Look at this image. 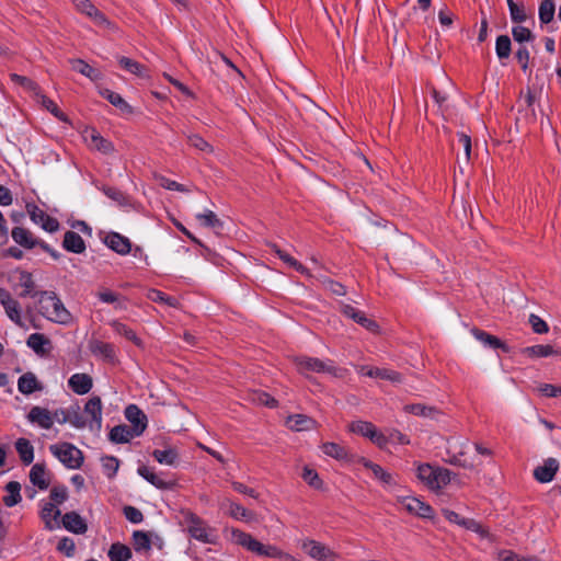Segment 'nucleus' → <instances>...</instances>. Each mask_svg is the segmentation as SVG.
<instances>
[{
    "label": "nucleus",
    "instance_id": "nucleus-1",
    "mask_svg": "<svg viewBox=\"0 0 561 561\" xmlns=\"http://www.w3.org/2000/svg\"><path fill=\"white\" fill-rule=\"evenodd\" d=\"M38 305L39 313L51 322L68 324L71 322V313L67 310L62 301L55 291H39Z\"/></svg>",
    "mask_w": 561,
    "mask_h": 561
},
{
    "label": "nucleus",
    "instance_id": "nucleus-2",
    "mask_svg": "<svg viewBox=\"0 0 561 561\" xmlns=\"http://www.w3.org/2000/svg\"><path fill=\"white\" fill-rule=\"evenodd\" d=\"M49 450L69 469H79L83 463V453L70 443L51 445Z\"/></svg>",
    "mask_w": 561,
    "mask_h": 561
},
{
    "label": "nucleus",
    "instance_id": "nucleus-3",
    "mask_svg": "<svg viewBox=\"0 0 561 561\" xmlns=\"http://www.w3.org/2000/svg\"><path fill=\"white\" fill-rule=\"evenodd\" d=\"M297 368L300 373H327L337 376V368L332 365L331 360L324 362L314 357H299L296 359Z\"/></svg>",
    "mask_w": 561,
    "mask_h": 561
},
{
    "label": "nucleus",
    "instance_id": "nucleus-4",
    "mask_svg": "<svg viewBox=\"0 0 561 561\" xmlns=\"http://www.w3.org/2000/svg\"><path fill=\"white\" fill-rule=\"evenodd\" d=\"M348 428L352 433L369 438L379 447H383L388 443L386 436L378 432L376 426L370 422L355 421L350 424Z\"/></svg>",
    "mask_w": 561,
    "mask_h": 561
},
{
    "label": "nucleus",
    "instance_id": "nucleus-5",
    "mask_svg": "<svg viewBox=\"0 0 561 561\" xmlns=\"http://www.w3.org/2000/svg\"><path fill=\"white\" fill-rule=\"evenodd\" d=\"M340 311L343 316L354 320L356 323L370 332H377L379 329V325L375 320L368 318L363 311L355 309L348 304L341 302Z\"/></svg>",
    "mask_w": 561,
    "mask_h": 561
},
{
    "label": "nucleus",
    "instance_id": "nucleus-6",
    "mask_svg": "<svg viewBox=\"0 0 561 561\" xmlns=\"http://www.w3.org/2000/svg\"><path fill=\"white\" fill-rule=\"evenodd\" d=\"M400 503L409 513L414 514L421 518L432 519L434 517L433 507L416 497L404 496L400 499Z\"/></svg>",
    "mask_w": 561,
    "mask_h": 561
},
{
    "label": "nucleus",
    "instance_id": "nucleus-7",
    "mask_svg": "<svg viewBox=\"0 0 561 561\" xmlns=\"http://www.w3.org/2000/svg\"><path fill=\"white\" fill-rule=\"evenodd\" d=\"M27 210L30 214V217L32 221H34L37 225H41V227L47 231V232H55L59 229V222L56 218L50 217L47 215L43 209H41L36 205H27Z\"/></svg>",
    "mask_w": 561,
    "mask_h": 561
},
{
    "label": "nucleus",
    "instance_id": "nucleus-8",
    "mask_svg": "<svg viewBox=\"0 0 561 561\" xmlns=\"http://www.w3.org/2000/svg\"><path fill=\"white\" fill-rule=\"evenodd\" d=\"M125 417L129 423H131L130 428H133L136 436H140L147 428V415L136 404H129L126 407Z\"/></svg>",
    "mask_w": 561,
    "mask_h": 561
},
{
    "label": "nucleus",
    "instance_id": "nucleus-9",
    "mask_svg": "<svg viewBox=\"0 0 561 561\" xmlns=\"http://www.w3.org/2000/svg\"><path fill=\"white\" fill-rule=\"evenodd\" d=\"M54 416L56 417V421L58 423H70L76 428H83L87 425V421L80 413V409L78 405L76 408H72L71 410L57 409L54 412Z\"/></svg>",
    "mask_w": 561,
    "mask_h": 561
},
{
    "label": "nucleus",
    "instance_id": "nucleus-10",
    "mask_svg": "<svg viewBox=\"0 0 561 561\" xmlns=\"http://www.w3.org/2000/svg\"><path fill=\"white\" fill-rule=\"evenodd\" d=\"M0 302L10 320L22 327L20 304L12 298L11 294L5 288H0Z\"/></svg>",
    "mask_w": 561,
    "mask_h": 561
},
{
    "label": "nucleus",
    "instance_id": "nucleus-11",
    "mask_svg": "<svg viewBox=\"0 0 561 561\" xmlns=\"http://www.w3.org/2000/svg\"><path fill=\"white\" fill-rule=\"evenodd\" d=\"M84 413L91 416L89 427L99 432L102 426V401L100 397L90 398L84 405Z\"/></svg>",
    "mask_w": 561,
    "mask_h": 561
},
{
    "label": "nucleus",
    "instance_id": "nucleus-12",
    "mask_svg": "<svg viewBox=\"0 0 561 561\" xmlns=\"http://www.w3.org/2000/svg\"><path fill=\"white\" fill-rule=\"evenodd\" d=\"M76 8L83 14L91 18L96 25H111L104 13H102L90 0H72Z\"/></svg>",
    "mask_w": 561,
    "mask_h": 561
},
{
    "label": "nucleus",
    "instance_id": "nucleus-13",
    "mask_svg": "<svg viewBox=\"0 0 561 561\" xmlns=\"http://www.w3.org/2000/svg\"><path fill=\"white\" fill-rule=\"evenodd\" d=\"M559 469V461L556 458H548L542 466L534 470V477L541 483L551 482Z\"/></svg>",
    "mask_w": 561,
    "mask_h": 561
},
{
    "label": "nucleus",
    "instance_id": "nucleus-14",
    "mask_svg": "<svg viewBox=\"0 0 561 561\" xmlns=\"http://www.w3.org/2000/svg\"><path fill=\"white\" fill-rule=\"evenodd\" d=\"M62 526L70 533L83 535L88 530L87 522L75 511L62 515Z\"/></svg>",
    "mask_w": 561,
    "mask_h": 561
},
{
    "label": "nucleus",
    "instance_id": "nucleus-15",
    "mask_svg": "<svg viewBox=\"0 0 561 561\" xmlns=\"http://www.w3.org/2000/svg\"><path fill=\"white\" fill-rule=\"evenodd\" d=\"M27 419L39 427L49 430L54 424V419L56 417L45 408L33 407L27 414Z\"/></svg>",
    "mask_w": 561,
    "mask_h": 561
},
{
    "label": "nucleus",
    "instance_id": "nucleus-16",
    "mask_svg": "<svg viewBox=\"0 0 561 561\" xmlns=\"http://www.w3.org/2000/svg\"><path fill=\"white\" fill-rule=\"evenodd\" d=\"M302 549L313 559L318 561H325L334 557V552L327 546L316 540H306L302 543Z\"/></svg>",
    "mask_w": 561,
    "mask_h": 561
},
{
    "label": "nucleus",
    "instance_id": "nucleus-17",
    "mask_svg": "<svg viewBox=\"0 0 561 561\" xmlns=\"http://www.w3.org/2000/svg\"><path fill=\"white\" fill-rule=\"evenodd\" d=\"M208 530L209 528L205 525L202 518L196 515L191 516L188 533L192 538L204 543H210L213 540L209 537Z\"/></svg>",
    "mask_w": 561,
    "mask_h": 561
},
{
    "label": "nucleus",
    "instance_id": "nucleus-18",
    "mask_svg": "<svg viewBox=\"0 0 561 561\" xmlns=\"http://www.w3.org/2000/svg\"><path fill=\"white\" fill-rule=\"evenodd\" d=\"M104 242L111 250L122 255L129 253L131 250V243L129 239L117 232H110L105 237Z\"/></svg>",
    "mask_w": 561,
    "mask_h": 561
},
{
    "label": "nucleus",
    "instance_id": "nucleus-19",
    "mask_svg": "<svg viewBox=\"0 0 561 561\" xmlns=\"http://www.w3.org/2000/svg\"><path fill=\"white\" fill-rule=\"evenodd\" d=\"M472 335L480 341L483 345L489 346L491 348H501L504 353H510V346L501 341L495 335H492L481 329L473 328L471 330Z\"/></svg>",
    "mask_w": 561,
    "mask_h": 561
},
{
    "label": "nucleus",
    "instance_id": "nucleus-20",
    "mask_svg": "<svg viewBox=\"0 0 561 561\" xmlns=\"http://www.w3.org/2000/svg\"><path fill=\"white\" fill-rule=\"evenodd\" d=\"M11 237L15 243L25 248L33 249L39 247L42 240L34 238L32 232L23 227H14L11 231Z\"/></svg>",
    "mask_w": 561,
    "mask_h": 561
},
{
    "label": "nucleus",
    "instance_id": "nucleus-21",
    "mask_svg": "<svg viewBox=\"0 0 561 561\" xmlns=\"http://www.w3.org/2000/svg\"><path fill=\"white\" fill-rule=\"evenodd\" d=\"M62 248L71 253L81 254L85 251V242L82 237L72 231L68 230L64 234Z\"/></svg>",
    "mask_w": 561,
    "mask_h": 561
},
{
    "label": "nucleus",
    "instance_id": "nucleus-22",
    "mask_svg": "<svg viewBox=\"0 0 561 561\" xmlns=\"http://www.w3.org/2000/svg\"><path fill=\"white\" fill-rule=\"evenodd\" d=\"M26 345L37 355L44 356L51 350V341L42 333H33L26 340Z\"/></svg>",
    "mask_w": 561,
    "mask_h": 561
},
{
    "label": "nucleus",
    "instance_id": "nucleus-23",
    "mask_svg": "<svg viewBox=\"0 0 561 561\" xmlns=\"http://www.w3.org/2000/svg\"><path fill=\"white\" fill-rule=\"evenodd\" d=\"M69 388L77 394L88 393L92 386V378L88 374H75L68 380Z\"/></svg>",
    "mask_w": 561,
    "mask_h": 561
},
{
    "label": "nucleus",
    "instance_id": "nucleus-24",
    "mask_svg": "<svg viewBox=\"0 0 561 561\" xmlns=\"http://www.w3.org/2000/svg\"><path fill=\"white\" fill-rule=\"evenodd\" d=\"M403 410L407 413H411L413 415L423 416L431 420H437L438 416L442 414V412L437 408L425 405L422 403L407 404L403 408Z\"/></svg>",
    "mask_w": 561,
    "mask_h": 561
},
{
    "label": "nucleus",
    "instance_id": "nucleus-25",
    "mask_svg": "<svg viewBox=\"0 0 561 561\" xmlns=\"http://www.w3.org/2000/svg\"><path fill=\"white\" fill-rule=\"evenodd\" d=\"M42 388L36 376L31 371L23 374L18 380V389L23 394H31L42 390Z\"/></svg>",
    "mask_w": 561,
    "mask_h": 561
},
{
    "label": "nucleus",
    "instance_id": "nucleus-26",
    "mask_svg": "<svg viewBox=\"0 0 561 561\" xmlns=\"http://www.w3.org/2000/svg\"><path fill=\"white\" fill-rule=\"evenodd\" d=\"M137 472L140 477H142L145 480H147L150 484H152L159 490H170L174 485L173 482H168L161 479L146 466L138 467Z\"/></svg>",
    "mask_w": 561,
    "mask_h": 561
},
{
    "label": "nucleus",
    "instance_id": "nucleus-27",
    "mask_svg": "<svg viewBox=\"0 0 561 561\" xmlns=\"http://www.w3.org/2000/svg\"><path fill=\"white\" fill-rule=\"evenodd\" d=\"M152 457L161 465H168L175 467L179 463L180 457L179 451L174 447H168L167 449H154Z\"/></svg>",
    "mask_w": 561,
    "mask_h": 561
},
{
    "label": "nucleus",
    "instance_id": "nucleus-28",
    "mask_svg": "<svg viewBox=\"0 0 561 561\" xmlns=\"http://www.w3.org/2000/svg\"><path fill=\"white\" fill-rule=\"evenodd\" d=\"M134 437L137 436L134 434L133 428L125 424L114 426L108 434L110 440L115 444L128 443Z\"/></svg>",
    "mask_w": 561,
    "mask_h": 561
},
{
    "label": "nucleus",
    "instance_id": "nucleus-29",
    "mask_svg": "<svg viewBox=\"0 0 561 561\" xmlns=\"http://www.w3.org/2000/svg\"><path fill=\"white\" fill-rule=\"evenodd\" d=\"M71 68L81 73L82 76L89 78L90 80L96 82L102 79V72L93 67H91L88 62L82 59H73L70 61Z\"/></svg>",
    "mask_w": 561,
    "mask_h": 561
},
{
    "label": "nucleus",
    "instance_id": "nucleus-30",
    "mask_svg": "<svg viewBox=\"0 0 561 561\" xmlns=\"http://www.w3.org/2000/svg\"><path fill=\"white\" fill-rule=\"evenodd\" d=\"M321 449L327 456L332 457L336 460H344V461L352 460V457H351L350 453L347 451V449L340 444L328 442V443L322 444Z\"/></svg>",
    "mask_w": 561,
    "mask_h": 561
},
{
    "label": "nucleus",
    "instance_id": "nucleus-31",
    "mask_svg": "<svg viewBox=\"0 0 561 561\" xmlns=\"http://www.w3.org/2000/svg\"><path fill=\"white\" fill-rule=\"evenodd\" d=\"M90 350L95 356H101L108 362H113L115 359V350L111 343L95 340L91 342Z\"/></svg>",
    "mask_w": 561,
    "mask_h": 561
},
{
    "label": "nucleus",
    "instance_id": "nucleus-32",
    "mask_svg": "<svg viewBox=\"0 0 561 561\" xmlns=\"http://www.w3.org/2000/svg\"><path fill=\"white\" fill-rule=\"evenodd\" d=\"M272 251L287 265L293 267L295 271L300 274H305L309 276V271L300 262H298L295 257L289 255L287 252L283 251L277 244L271 245Z\"/></svg>",
    "mask_w": 561,
    "mask_h": 561
},
{
    "label": "nucleus",
    "instance_id": "nucleus-33",
    "mask_svg": "<svg viewBox=\"0 0 561 561\" xmlns=\"http://www.w3.org/2000/svg\"><path fill=\"white\" fill-rule=\"evenodd\" d=\"M46 468L44 463H35L30 471V481L41 490H46L49 486V481L46 480Z\"/></svg>",
    "mask_w": 561,
    "mask_h": 561
},
{
    "label": "nucleus",
    "instance_id": "nucleus-34",
    "mask_svg": "<svg viewBox=\"0 0 561 561\" xmlns=\"http://www.w3.org/2000/svg\"><path fill=\"white\" fill-rule=\"evenodd\" d=\"M286 424L293 431H308L312 428L314 421L305 414H294L288 416Z\"/></svg>",
    "mask_w": 561,
    "mask_h": 561
},
{
    "label": "nucleus",
    "instance_id": "nucleus-35",
    "mask_svg": "<svg viewBox=\"0 0 561 561\" xmlns=\"http://www.w3.org/2000/svg\"><path fill=\"white\" fill-rule=\"evenodd\" d=\"M100 94L106 99L112 105L119 108L124 113H131V106L121 96V94L110 90L103 89L100 91Z\"/></svg>",
    "mask_w": 561,
    "mask_h": 561
},
{
    "label": "nucleus",
    "instance_id": "nucleus-36",
    "mask_svg": "<svg viewBox=\"0 0 561 561\" xmlns=\"http://www.w3.org/2000/svg\"><path fill=\"white\" fill-rule=\"evenodd\" d=\"M15 449L24 465H30L34 459V448L26 438H19L15 442Z\"/></svg>",
    "mask_w": 561,
    "mask_h": 561
},
{
    "label": "nucleus",
    "instance_id": "nucleus-37",
    "mask_svg": "<svg viewBox=\"0 0 561 561\" xmlns=\"http://www.w3.org/2000/svg\"><path fill=\"white\" fill-rule=\"evenodd\" d=\"M5 491L8 492V495L3 496L2 501L7 507H13L21 502V484L19 482L10 481L5 485Z\"/></svg>",
    "mask_w": 561,
    "mask_h": 561
},
{
    "label": "nucleus",
    "instance_id": "nucleus-38",
    "mask_svg": "<svg viewBox=\"0 0 561 561\" xmlns=\"http://www.w3.org/2000/svg\"><path fill=\"white\" fill-rule=\"evenodd\" d=\"M360 462L364 465V467L370 469L374 473V476L380 480L383 484L392 485L394 484V480L391 473L387 472L382 469L381 466L371 462L370 460H367L365 458L360 459Z\"/></svg>",
    "mask_w": 561,
    "mask_h": 561
},
{
    "label": "nucleus",
    "instance_id": "nucleus-39",
    "mask_svg": "<svg viewBox=\"0 0 561 561\" xmlns=\"http://www.w3.org/2000/svg\"><path fill=\"white\" fill-rule=\"evenodd\" d=\"M107 556L111 561H128L133 554L128 546L121 542H114L110 547Z\"/></svg>",
    "mask_w": 561,
    "mask_h": 561
},
{
    "label": "nucleus",
    "instance_id": "nucleus-40",
    "mask_svg": "<svg viewBox=\"0 0 561 561\" xmlns=\"http://www.w3.org/2000/svg\"><path fill=\"white\" fill-rule=\"evenodd\" d=\"M435 470L430 463H422L417 467L416 477L423 482L430 490H434Z\"/></svg>",
    "mask_w": 561,
    "mask_h": 561
},
{
    "label": "nucleus",
    "instance_id": "nucleus-41",
    "mask_svg": "<svg viewBox=\"0 0 561 561\" xmlns=\"http://www.w3.org/2000/svg\"><path fill=\"white\" fill-rule=\"evenodd\" d=\"M520 353L530 358H540V357L551 356V355L556 354L557 352L554 351V348L551 345L538 344V345H534V346L524 347L520 350Z\"/></svg>",
    "mask_w": 561,
    "mask_h": 561
},
{
    "label": "nucleus",
    "instance_id": "nucleus-42",
    "mask_svg": "<svg viewBox=\"0 0 561 561\" xmlns=\"http://www.w3.org/2000/svg\"><path fill=\"white\" fill-rule=\"evenodd\" d=\"M231 535H232L233 541L237 545L242 546L243 548H245L247 550H249L251 552L254 551L257 540L255 538H253L250 534H248L243 530L237 529V528H232Z\"/></svg>",
    "mask_w": 561,
    "mask_h": 561
},
{
    "label": "nucleus",
    "instance_id": "nucleus-43",
    "mask_svg": "<svg viewBox=\"0 0 561 561\" xmlns=\"http://www.w3.org/2000/svg\"><path fill=\"white\" fill-rule=\"evenodd\" d=\"M229 505V515L237 520L251 522L254 519V513L242 505L227 500Z\"/></svg>",
    "mask_w": 561,
    "mask_h": 561
},
{
    "label": "nucleus",
    "instance_id": "nucleus-44",
    "mask_svg": "<svg viewBox=\"0 0 561 561\" xmlns=\"http://www.w3.org/2000/svg\"><path fill=\"white\" fill-rule=\"evenodd\" d=\"M556 13V4L553 0H542L539 4L538 15L541 25L552 22Z\"/></svg>",
    "mask_w": 561,
    "mask_h": 561
},
{
    "label": "nucleus",
    "instance_id": "nucleus-45",
    "mask_svg": "<svg viewBox=\"0 0 561 561\" xmlns=\"http://www.w3.org/2000/svg\"><path fill=\"white\" fill-rule=\"evenodd\" d=\"M118 64L124 70L140 78H145L147 76L146 67L131 58L122 56L118 58Z\"/></svg>",
    "mask_w": 561,
    "mask_h": 561
},
{
    "label": "nucleus",
    "instance_id": "nucleus-46",
    "mask_svg": "<svg viewBox=\"0 0 561 561\" xmlns=\"http://www.w3.org/2000/svg\"><path fill=\"white\" fill-rule=\"evenodd\" d=\"M61 515L60 510L56 508L55 503H45L42 508L41 517L45 523V527L49 530L55 528L51 520H56Z\"/></svg>",
    "mask_w": 561,
    "mask_h": 561
},
{
    "label": "nucleus",
    "instance_id": "nucleus-47",
    "mask_svg": "<svg viewBox=\"0 0 561 561\" xmlns=\"http://www.w3.org/2000/svg\"><path fill=\"white\" fill-rule=\"evenodd\" d=\"M495 53L500 60L510 58L512 53V42L508 35H500L496 37Z\"/></svg>",
    "mask_w": 561,
    "mask_h": 561
},
{
    "label": "nucleus",
    "instance_id": "nucleus-48",
    "mask_svg": "<svg viewBox=\"0 0 561 561\" xmlns=\"http://www.w3.org/2000/svg\"><path fill=\"white\" fill-rule=\"evenodd\" d=\"M102 191L108 198H111L122 207H127L131 205L130 197L116 187L104 186Z\"/></svg>",
    "mask_w": 561,
    "mask_h": 561
},
{
    "label": "nucleus",
    "instance_id": "nucleus-49",
    "mask_svg": "<svg viewBox=\"0 0 561 561\" xmlns=\"http://www.w3.org/2000/svg\"><path fill=\"white\" fill-rule=\"evenodd\" d=\"M511 20L514 23H523L528 19L525 4L523 2L516 3L514 0H506Z\"/></svg>",
    "mask_w": 561,
    "mask_h": 561
},
{
    "label": "nucleus",
    "instance_id": "nucleus-50",
    "mask_svg": "<svg viewBox=\"0 0 561 561\" xmlns=\"http://www.w3.org/2000/svg\"><path fill=\"white\" fill-rule=\"evenodd\" d=\"M367 375L374 378H380L383 380H390L392 382H401L402 375L396 370L387 369V368H371L368 370Z\"/></svg>",
    "mask_w": 561,
    "mask_h": 561
},
{
    "label": "nucleus",
    "instance_id": "nucleus-51",
    "mask_svg": "<svg viewBox=\"0 0 561 561\" xmlns=\"http://www.w3.org/2000/svg\"><path fill=\"white\" fill-rule=\"evenodd\" d=\"M253 553H255L260 557L277 558L279 560H282L283 556L285 554V552L280 549H278L276 546L263 545L259 540L254 548Z\"/></svg>",
    "mask_w": 561,
    "mask_h": 561
},
{
    "label": "nucleus",
    "instance_id": "nucleus-52",
    "mask_svg": "<svg viewBox=\"0 0 561 561\" xmlns=\"http://www.w3.org/2000/svg\"><path fill=\"white\" fill-rule=\"evenodd\" d=\"M196 219L201 222L202 226L207 228L221 229L224 227V222L211 210H206L203 214H197Z\"/></svg>",
    "mask_w": 561,
    "mask_h": 561
},
{
    "label": "nucleus",
    "instance_id": "nucleus-53",
    "mask_svg": "<svg viewBox=\"0 0 561 561\" xmlns=\"http://www.w3.org/2000/svg\"><path fill=\"white\" fill-rule=\"evenodd\" d=\"M133 546L136 552L149 551L151 549L149 535L142 530H135L133 533Z\"/></svg>",
    "mask_w": 561,
    "mask_h": 561
},
{
    "label": "nucleus",
    "instance_id": "nucleus-54",
    "mask_svg": "<svg viewBox=\"0 0 561 561\" xmlns=\"http://www.w3.org/2000/svg\"><path fill=\"white\" fill-rule=\"evenodd\" d=\"M111 325L117 334L125 336L128 341H131L137 346L141 345V340L137 336L136 332L126 324L119 321H113Z\"/></svg>",
    "mask_w": 561,
    "mask_h": 561
},
{
    "label": "nucleus",
    "instance_id": "nucleus-55",
    "mask_svg": "<svg viewBox=\"0 0 561 561\" xmlns=\"http://www.w3.org/2000/svg\"><path fill=\"white\" fill-rule=\"evenodd\" d=\"M91 145L98 149L99 151L107 154L114 151L113 144L103 138L99 133H96L94 129L91 131Z\"/></svg>",
    "mask_w": 561,
    "mask_h": 561
},
{
    "label": "nucleus",
    "instance_id": "nucleus-56",
    "mask_svg": "<svg viewBox=\"0 0 561 561\" xmlns=\"http://www.w3.org/2000/svg\"><path fill=\"white\" fill-rule=\"evenodd\" d=\"M36 96L38 98L41 104L47 111H49L55 117H57L61 122H66L67 121L66 114L59 110V107L57 106V104L53 100H50L45 94H42L41 92Z\"/></svg>",
    "mask_w": 561,
    "mask_h": 561
},
{
    "label": "nucleus",
    "instance_id": "nucleus-57",
    "mask_svg": "<svg viewBox=\"0 0 561 561\" xmlns=\"http://www.w3.org/2000/svg\"><path fill=\"white\" fill-rule=\"evenodd\" d=\"M147 297H148V299H150L153 302L164 304L170 307H176V305H178L176 298H174L172 296H168L163 291L154 289V288L148 290Z\"/></svg>",
    "mask_w": 561,
    "mask_h": 561
},
{
    "label": "nucleus",
    "instance_id": "nucleus-58",
    "mask_svg": "<svg viewBox=\"0 0 561 561\" xmlns=\"http://www.w3.org/2000/svg\"><path fill=\"white\" fill-rule=\"evenodd\" d=\"M451 474H453V472L449 469L436 467L433 491H437V490L446 486L447 484H449L451 481Z\"/></svg>",
    "mask_w": 561,
    "mask_h": 561
},
{
    "label": "nucleus",
    "instance_id": "nucleus-59",
    "mask_svg": "<svg viewBox=\"0 0 561 561\" xmlns=\"http://www.w3.org/2000/svg\"><path fill=\"white\" fill-rule=\"evenodd\" d=\"M102 468L106 477L112 479L117 473L119 468V460L114 456H104L102 458Z\"/></svg>",
    "mask_w": 561,
    "mask_h": 561
},
{
    "label": "nucleus",
    "instance_id": "nucleus-60",
    "mask_svg": "<svg viewBox=\"0 0 561 561\" xmlns=\"http://www.w3.org/2000/svg\"><path fill=\"white\" fill-rule=\"evenodd\" d=\"M190 146L203 152H213V146L197 134H188L186 136Z\"/></svg>",
    "mask_w": 561,
    "mask_h": 561
},
{
    "label": "nucleus",
    "instance_id": "nucleus-61",
    "mask_svg": "<svg viewBox=\"0 0 561 561\" xmlns=\"http://www.w3.org/2000/svg\"><path fill=\"white\" fill-rule=\"evenodd\" d=\"M512 35L515 42L523 44L525 42H533L535 39V35L533 32L525 26L517 25L512 28Z\"/></svg>",
    "mask_w": 561,
    "mask_h": 561
},
{
    "label": "nucleus",
    "instance_id": "nucleus-62",
    "mask_svg": "<svg viewBox=\"0 0 561 561\" xmlns=\"http://www.w3.org/2000/svg\"><path fill=\"white\" fill-rule=\"evenodd\" d=\"M11 80L13 82L22 85L26 90L33 91L36 95L41 92V89H39L38 84L34 80H32V79H30L27 77L20 76V75H16V73H12L11 75Z\"/></svg>",
    "mask_w": 561,
    "mask_h": 561
},
{
    "label": "nucleus",
    "instance_id": "nucleus-63",
    "mask_svg": "<svg viewBox=\"0 0 561 561\" xmlns=\"http://www.w3.org/2000/svg\"><path fill=\"white\" fill-rule=\"evenodd\" d=\"M56 549L66 557L71 558L75 556L76 545L73 539L64 537L58 541Z\"/></svg>",
    "mask_w": 561,
    "mask_h": 561
},
{
    "label": "nucleus",
    "instance_id": "nucleus-64",
    "mask_svg": "<svg viewBox=\"0 0 561 561\" xmlns=\"http://www.w3.org/2000/svg\"><path fill=\"white\" fill-rule=\"evenodd\" d=\"M302 479L314 489L322 488V481L319 478L318 472L309 467L304 468Z\"/></svg>",
    "mask_w": 561,
    "mask_h": 561
}]
</instances>
